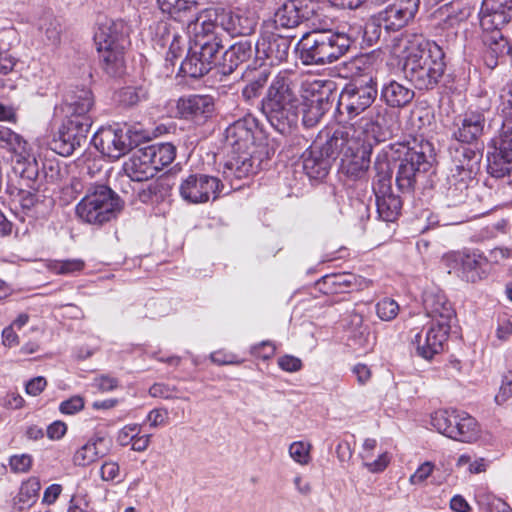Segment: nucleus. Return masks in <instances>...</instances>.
<instances>
[{"label": "nucleus", "instance_id": "obj_27", "mask_svg": "<svg viewBox=\"0 0 512 512\" xmlns=\"http://www.w3.org/2000/svg\"><path fill=\"white\" fill-rule=\"evenodd\" d=\"M109 446V440L105 436L95 434L76 450L73 462L77 466H88L107 455Z\"/></svg>", "mask_w": 512, "mask_h": 512}, {"label": "nucleus", "instance_id": "obj_42", "mask_svg": "<svg viewBox=\"0 0 512 512\" xmlns=\"http://www.w3.org/2000/svg\"><path fill=\"white\" fill-rule=\"evenodd\" d=\"M422 180L416 172L413 171L408 162H399L396 173V185L402 193H411L416 184Z\"/></svg>", "mask_w": 512, "mask_h": 512}, {"label": "nucleus", "instance_id": "obj_25", "mask_svg": "<svg viewBox=\"0 0 512 512\" xmlns=\"http://www.w3.org/2000/svg\"><path fill=\"white\" fill-rule=\"evenodd\" d=\"M94 107V96L86 87H75L69 89L62 104V112L66 117H92L91 111Z\"/></svg>", "mask_w": 512, "mask_h": 512}, {"label": "nucleus", "instance_id": "obj_47", "mask_svg": "<svg viewBox=\"0 0 512 512\" xmlns=\"http://www.w3.org/2000/svg\"><path fill=\"white\" fill-rule=\"evenodd\" d=\"M39 30L45 36L48 44L57 45L61 38V24L52 15H46L40 19Z\"/></svg>", "mask_w": 512, "mask_h": 512}, {"label": "nucleus", "instance_id": "obj_16", "mask_svg": "<svg viewBox=\"0 0 512 512\" xmlns=\"http://www.w3.org/2000/svg\"><path fill=\"white\" fill-rule=\"evenodd\" d=\"M450 329L451 325L431 322L429 327L422 329L412 339L416 354L425 360H432L443 351Z\"/></svg>", "mask_w": 512, "mask_h": 512}, {"label": "nucleus", "instance_id": "obj_53", "mask_svg": "<svg viewBox=\"0 0 512 512\" xmlns=\"http://www.w3.org/2000/svg\"><path fill=\"white\" fill-rule=\"evenodd\" d=\"M497 111L503 116V123L512 125V84L501 89Z\"/></svg>", "mask_w": 512, "mask_h": 512}, {"label": "nucleus", "instance_id": "obj_6", "mask_svg": "<svg viewBox=\"0 0 512 512\" xmlns=\"http://www.w3.org/2000/svg\"><path fill=\"white\" fill-rule=\"evenodd\" d=\"M120 210V198L105 185H97L89 189L76 205L77 216L83 222L97 226L114 219Z\"/></svg>", "mask_w": 512, "mask_h": 512}, {"label": "nucleus", "instance_id": "obj_39", "mask_svg": "<svg viewBox=\"0 0 512 512\" xmlns=\"http://www.w3.org/2000/svg\"><path fill=\"white\" fill-rule=\"evenodd\" d=\"M376 175L373 181V192H385L392 189V168L386 154H378L374 163Z\"/></svg>", "mask_w": 512, "mask_h": 512}, {"label": "nucleus", "instance_id": "obj_59", "mask_svg": "<svg viewBox=\"0 0 512 512\" xmlns=\"http://www.w3.org/2000/svg\"><path fill=\"white\" fill-rule=\"evenodd\" d=\"M184 47L185 39L179 32L178 37H176V39H172L166 46V48H168L166 53V61H169L173 65L174 61L182 55Z\"/></svg>", "mask_w": 512, "mask_h": 512}, {"label": "nucleus", "instance_id": "obj_41", "mask_svg": "<svg viewBox=\"0 0 512 512\" xmlns=\"http://www.w3.org/2000/svg\"><path fill=\"white\" fill-rule=\"evenodd\" d=\"M144 149L158 172L171 164L176 157V148L171 143H155L145 146Z\"/></svg>", "mask_w": 512, "mask_h": 512}, {"label": "nucleus", "instance_id": "obj_38", "mask_svg": "<svg viewBox=\"0 0 512 512\" xmlns=\"http://www.w3.org/2000/svg\"><path fill=\"white\" fill-rule=\"evenodd\" d=\"M160 11L176 21H183L198 6L196 0H157Z\"/></svg>", "mask_w": 512, "mask_h": 512}, {"label": "nucleus", "instance_id": "obj_43", "mask_svg": "<svg viewBox=\"0 0 512 512\" xmlns=\"http://www.w3.org/2000/svg\"><path fill=\"white\" fill-rule=\"evenodd\" d=\"M17 63V58L0 44V77L17 75V72L15 71ZM0 86L3 88L13 89L15 84L10 77L7 79L0 78Z\"/></svg>", "mask_w": 512, "mask_h": 512}, {"label": "nucleus", "instance_id": "obj_46", "mask_svg": "<svg viewBox=\"0 0 512 512\" xmlns=\"http://www.w3.org/2000/svg\"><path fill=\"white\" fill-rule=\"evenodd\" d=\"M327 102L324 101V97L320 94L315 99H312L306 109L303 111L302 122L306 127H313L321 117L324 115L325 106Z\"/></svg>", "mask_w": 512, "mask_h": 512}, {"label": "nucleus", "instance_id": "obj_30", "mask_svg": "<svg viewBox=\"0 0 512 512\" xmlns=\"http://www.w3.org/2000/svg\"><path fill=\"white\" fill-rule=\"evenodd\" d=\"M400 161L408 162V166H411L413 171L416 172L421 179H424L432 168L433 157L430 154L428 144H419L408 147Z\"/></svg>", "mask_w": 512, "mask_h": 512}, {"label": "nucleus", "instance_id": "obj_17", "mask_svg": "<svg viewBox=\"0 0 512 512\" xmlns=\"http://www.w3.org/2000/svg\"><path fill=\"white\" fill-rule=\"evenodd\" d=\"M420 0H394L378 13V22L386 31H399L412 22L418 13Z\"/></svg>", "mask_w": 512, "mask_h": 512}, {"label": "nucleus", "instance_id": "obj_50", "mask_svg": "<svg viewBox=\"0 0 512 512\" xmlns=\"http://www.w3.org/2000/svg\"><path fill=\"white\" fill-rule=\"evenodd\" d=\"M49 267L55 274L72 275L81 272L85 267V262L82 259L56 260Z\"/></svg>", "mask_w": 512, "mask_h": 512}, {"label": "nucleus", "instance_id": "obj_36", "mask_svg": "<svg viewBox=\"0 0 512 512\" xmlns=\"http://www.w3.org/2000/svg\"><path fill=\"white\" fill-rule=\"evenodd\" d=\"M171 176H162L142 188L139 193V199L143 203H159L170 195L173 187Z\"/></svg>", "mask_w": 512, "mask_h": 512}, {"label": "nucleus", "instance_id": "obj_22", "mask_svg": "<svg viewBox=\"0 0 512 512\" xmlns=\"http://www.w3.org/2000/svg\"><path fill=\"white\" fill-rule=\"evenodd\" d=\"M485 123L482 112H466L455 119L452 137L462 145L476 143L483 135Z\"/></svg>", "mask_w": 512, "mask_h": 512}, {"label": "nucleus", "instance_id": "obj_8", "mask_svg": "<svg viewBox=\"0 0 512 512\" xmlns=\"http://www.w3.org/2000/svg\"><path fill=\"white\" fill-rule=\"evenodd\" d=\"M14 171L19 174V180L17 184H12L8 188L12 204L15 210L29 215L39 202V164L36 158H28L26 161L15 163Z\"/></svg>", "mask_w": 512, "mask_h": 512}, {"label": "nucleus", "instance_id": "obj_51", "mask_svg": "<svg viewBox=\"0 0 512 512\" xmlns=\"http://www.w3.org/2000/svg\"><path fill=\"white\" fill-rule=\"evenodd\" d=\"M178 33L179 31H177L171 24L161 21L156 26L153 41L155 45L161 48H166L172 39H176V37H178Z\"/></svg>", "mask_w": 512, "mask_h": 512}, {"label": "nucleus", "instance_id": "obj_54", "mask_svg": "<svg viewBox=\"0 0 512 512\" xmlns=\"http://www.w3.org/2000/svg\"><path fill=\"white\" fill-rule=\"evenodd\" d=\"M354 280V275L350 273L330 274L322 277L323 283L331 287L333 292H340L342 287H350Z\"/></svg>", "mask_w": 512, "mask_h": 512}, {"label": "nucleus", "instance_id": "obj_49", "mask_svg": "<svg viewBox=\"0 0 512 512\" xmlns=\"http://www.w3.org/2000/svg\"><path fill=\"white\" fill-rule=\"evenodd\" d=\"M439 12L446 16L449 25L463 21L469 16V9L462 6L460 2H450L440 7Z\"/></svg>", "mask_w": 512, "mask_h": 512}, {"label": "nucleus", "instance_id": "obj_62", "mask_svg": "<svg viewBox=\"0 0 512 512\" xmlns=\"http://www.w3.org/2000/svg\"><path fill=\"white\" fill-rule=\"evenodd\" d=\"M434 468H435V465L432 462H430V461L424 462L410 476L409 482L412 485H416V484H420V483L424 482L432 474Z\"/></svg>", "mask_w": 512, "mask_h": 512}, {"label": "nucleus", "instance_id": "obj_21", "mask_svg": "<svg viewBox=\"0 0 512 512\" xmlns=\"http://www.w3.org/2000/svg\"><path fill=\"white\" fill-rule=\"evenodd\" d=\"M290 40L277 34H263L255 43V60L260 61V66L265 60L270 65L283 62L289 52Z\"/></svg>", "mask_w": 512, "mask_h": 512}, {"label": "nucleus", "instance_id": "obj_52", "mask_svg": "<svg viewBox=\"0 0 512 512\" xmlns=\"http://www.w3.org/2000/svg\"><path fill=\"white\" fill-rule=\"evenodd\" d=\"M454 180L455 182L447 190V199L449 200V205L456 206L463 203L467 198L468 182L470 180H463L462 178Z\"/></svg>", "mask_w": 512, "mask_h": 512}, {"label": "nucleus", "instance_id": "obj_20", "mask_svg": "<svg viewBox=\"0 0 512 512\" xmlns=\"http://www.w3.org/2000/svg\"><path fill=\"white\" fill-rule=\"evenodd\" d=\"M260 162L254 153L227 151L222 168L223 177L230 182L248 178L258 171Z\"/></svg>", "mask_w": 512, "mask_h": 512}, {"label": "nucleus", "instance_id": "obj_40", "mask_svg": "<svg viewBox=\"0 0 512 512\" xmlns=\"http://www.w3.org/2000/svg\"><path fill=\"white\" fill-rule=\"evenodd\" d=\"M41 483L38 478L31 477L24 481L19 493L14 498V506L19 511H24L33 506L39 496Z\"/></svg>", "mask_w": 512, "mask_h": 512}, {"label": "nucleus", "instance_id": "obj_32", "mask_svg": "<svg viewBox=\"0 0 512 512\" xmlns=\"http://www.w3.org/2000/svg\"><path fill=\"white\" fill-rule=\"evenodd\" d=\"M307 18L308 14L302 9V1L289 0L276 10L274 24L276 27L294 28Z\"/></svg>", "mask_w": 512, "mask_h": 512}, {"label": "nucleus", "instance_id": "obj_57", "mask_svg": "<svg viewBox=\"0 0 512 512\" xmlns=\"http://www.w3.org/2000/svg\"><path fill=\"white\" fill-rule=\"evenodd\" d=\"M178 389L165 383H155L149 388L150 396L163 399H178Z\"/></svg>", "mask_w": 512, "mask_h": 512}, {"label": "nucleus", "instance_id": "obj_55", "mask_svg": "<svg viewBox=\"0 0 512 512\" xmlns=\"http://www.w3.org/2000/svg\"><path fill=\"white\" fill-rule=\"evenodd\" d=\"M399 312L398 303L390 298H384L376 304V313L383 321L393 320Z\"/></svg>", "mask_w": 512, "mask_h": 512}, {"label": "nucleus", "instance_id": "obj_35", "mask_svg": "<svg viewBox=\"0 0 512 512\" xmlns=\"http://www.w3.org/2000/svg\"><path fill=\"white\" fill-rule=\"evenodd\" d=\"M379 217L386 222L395 221L400 215L402 201L391 190L374 193Z\"/></svg>", "mask_w": 512, "mask_h": 512}, {"label": "nucleus", "instance_id": "obj_44", "mask_svg": "<svg viewBox=\"0 0 512 512\" xmlns=\"http://www.w3.org/2000/svg\"><path fill=\"white\" fill-rule=\"evenodd\" d=\"M148 95V88L146 85L141 84L138 86H128L122 88L118 92L117 99L123 106L130 107L145 100Z\"/></svg>", "mask_w": 512, "mask_h": 512}, {"label": "nucleus", "instance_id": "obj_23", "mask_svg": "<svg viewBox=\"0 0 512 512\" xmlns=\"http://www.w3.org/2000/svg\"><path fill=\"white\" fill-rule=\"evenodd\" d=\"M454 167L451 169L452 178L473 180L479 169L481 154L466 145L457 144L449 148Z\"/></svg>", "mask_w": 512, "mask_h": 512}, {"label": "nucleus", "instance_id": "obj_14", "mask_svg": "<svg viewBox=\"0 0 512 512\" xmlns=\"http://www.w3.org/2000/svg\"><path fill=\"white\" fill-rule=\"evenodd\" d=\"M130 128H102L94 137L96 147L112 159H119L137 145Z\"/></svg>", "mask_w": 512, "mask_h": 512}, {"label": "nucleus", "instance_id": "obj_64", "mask_svg": "<svg viewBox=\"0 0 512 512\" xmlns=\"http://www.w3.org/2000/svg\"><path fill=\"white\" fill-rule=\"evenodd\" d=\"M482 504L488 512H512L510 506L496 496H486Z\"/></svg>", "mask_w": 512, "mask_h": 512}, {"label": "nucleus", "instance_id": "obj_1", "mask_svg": "<svg viewBox=\"0 0 512 512\" xmlns=\"http://www.w3.org/2000/svg\"><path fill=\"white\" fill-rule=\"evenodd\" d=\"M388 111L375 107L370 115L350 125L321 131L303 153V170L310 179H324L332 163L340 158L341 171L352 179L362 178L369 166L372 148L392 134L387 126Z\"/></svg>", "mask_w": 512, "mask_h": 512}, {"label": "nucleus", "instance_id": "obj_9", "mask_svg": "<svg viewBox=\"0 0 512 512\" xmlns=\"http://www.w3.org/2000/svg\"><path fill=\"white\" fill-rule=\"evenodd\" d=\"M442 261L449 268L456 271L458 276L470 283H477L490 274L489 259L476 249H463L446 253Z\"/></svg>", "mask_w": 512, "mask_h": 512}, {"label": "nucleus", "instance_id": "obj_24", "mask_svg": "<svg viewBox=\"0 0 512 512\" xmlns=\"http://www.w3.org/2000/svg\"><path fill=\"white\" fill-rule=\"evenodd\" d=\"M130 27L123 20L104 18L98 23L95 33L97 46L106 48L113 46H125L128 42Z\"/></svg>", "mask_w": 512, "mask_h": 512}, {"label": "nucleus", "instance_id": "obj_5", "mask_svg": "<svg viewBox=\"0 0 512 512\" xmlns=\"http://www.w3.org/2000/svg\"><path fill=\"white\" fill-rule=\"evenodd\" d=\"M351 38L332 30L312 31L297 44L299 58L305 65H325L342 57L351 46Z\"/></svg>", "mask_w": 512, "mask_h": 512}, {"label": "nucleus", "instance_id": "obj_12", "mask_svg": "<svg viewBox=\"0 0 512 512\" xmlns=\"http://www.w3.org/2000/svg\"><path fill=\"white\" fill-rule=\"evenodd\" d=\"M223 187L217 177L206 174H190L182 179L179 193L184 201L199 204L218 198Z\"/></svg>", "mask_w": 512, "mask_h": 512}, {"label": "nucleus", "instance_id": "obj_11", "mask_svg": "<svg viewBox=\"0 0 512 512\" xmlns=\"http://www.w3.org/2000/svg\"><path fill=\"white\" fill-rule=\"evenodd\" d=\"M92 117L64 116V121L52 141V149L62 156H70L87 142Z\"/></svg>", "mask_w": 512, "mask_h": 512}, {"label": "nucleus", "instance_id": "obj_34", "mask_svg": "<svg viewBox=\"0 0 512 512\" xmlns=\"http://www.w3.org/2000/svg\"><path fill=\"white\" fill-rule=\"evenodd\" d=\"M0 146L16 155L15 163L35 158L30 155L27 141L18 133L0 124Z\"/></svg>", "mask_w": 512, "mask_h": 512}, {"label": "nucleus", "instance_id": "obj_18", "mask_svg": "<svg viewBox=\"0 0 512 512\" xmlns=\"http://www.w3.org/2000/svg\"><path fill=\"white\" fill-rule=\"evenodd\" d=\"M176 109L181 118L201 125L214 114V98L210 95L199 94L183 96L178 99Z\"/></svg>", "mask_w": 512, "mask_h": 512}, {"label": "nucleus", "instance_id": "obj_48", "mask_svg": "<svg viewBox=\"0 0 512 512\" xmlns=\"http://www.w3.org/2000/svg\"><path fill=\"white\" fill-rule=\"evenodd\" d=\"M510 14L502 11H483V6L480 10V25L484 30H499L504 24L508 23Z\"/></svg>", "mask_w": 512, "mask_h": 512}, {"label": "nucleus", "instance_id": "obj_37", "mask_svg": "<svg viewBox=\"0 0 512 512\" xmlns=\"http://www.w3.org/2000/svg\"><path fill=\"white\" fill-rule=\"evenodd\" d=\"M124 48L125 46H113L106 48L98 46L103 68L110 76L116 77L123 73Z\"/></svg>", "mask_w": 512, "mask_h": 512}, {"label": "nucleus", "instance_id": "obj_45", "mask_svg": "<svg viewBox=\"0 0 512 512\" xmlns=\"http://www.w3.org/2000/svg\"><path fill=\"white\" fill-rule=\"evenodd\" d=\"M504 54L512 56V46L503 38L490 44L484 54V61L487 67L493 69L498 65V59Z\"/></svg>", "mask_w": 512, "mask_h": 512}, {"label": "nucleus", "instance_id": "obj_33", "mask_svg": "<svg viewBox=\"0 0 512 512\" xmlns=\"http://www.w3.org/2000/svg\"><path fill=\"white\" fill-rule=\"evenodd\" d=\"M414 96L415 93L411 88L395 80L388 82L381 89V99L392 108L407 106Z\"/></svg>", "mask_w": 512, "mask_h": 512}, {"label": "nucleus", "instance_id": "obj_4", "mask_svg": "<svg viewBox=\"0 0 512 512\" xmlns=\"http://www.w3.org/2000/svg\"><path fill=\"white\" fill-rule=\"evenodd\" d=\"M192 34L191 44L180 71L191 78H201L216 65L218 55L223 50V38L218 23L212 20L199 22V17L188 24Z\"/></svg>", "mask_w": 512, "mask_h": 512}, {"label": "nucleus", "instance_id": "obj_13", "mask_svg": "<svg viewBox=\"0 0 512 512\" xmlns=\"http://www.w3.org/2000/svg\"><path fill=\"white\" fill-rule=\"evenodd\" d=\"M487 171L494 178L512 173V125L502 123L499 137L494 140V151L487 155Z\"/></svg>", "mask_w": 512, "mask_h": 512}, {"label": "nucleus", "instance_id": "obj_56", "mask_svg": "<svg viewBox=\"0 0 512 512\" xmlns=\"http://www.w3.org/2000/svg\"><path fill=\"white\" fill-rule=\"evenodd\" d=\"M290 457L300 465H307L310 462V445L303 441L293 442L289 446Z\"/></svg>", "mask_w": 512, "mask_h": 512}, {"label": "nucleus", "instance_id": "obj_10", "mask_svg": "<svg viewBox=\"0 0 512 512\" xmlns=\"http://www.w3.org/2000/svg\"><path fill=\"white\" fill-rule=\"evenodd\" d=\"M377 82L372 78H360L347 83L339 96V108L350 117L368 109L376 100Z\"/></svg>", "mask_w": 512, "mask_h": 512}, {"label": "nucleus", "instance_id": "obj_58", "mask_svg": "<svg viewBox=\"0 0 512 512\" xmlns=\"http://www.w3.org/2000/svg\"><path fill=\"white\" fill-rule=\"evenodd\" d=\"M512 397V371L502 375L499 392L495 395V401L501 405Z\"/></svg>", "mask_w": 512, "mask_h": 512}, {"label": "nucleus", "instance_id": "obj_19", "mask_svg": "<svg viewBox=\"0 0 512 512\" xmlns=\"http://www.w3.org/2000/svg\"><path fill=\"white\" fill-rule=\"evenodd\" d=\"M422 305L431 322L451 325L455 310L445 293L438 287H428L422 295Z\"/></svg>", "mask_w": 512, "mask_h": 512}, {"label": "nucleus", "instance_id": "obj_61", "mask_svg": "<svg viewBox=\"0 0 512 512\" xmlns=\"http://www.w3.org/2000/svg\"><path fill=\"white\" fill-rule=\"evenodd\" d=\"M9 465L15 473L28 472L32 465V458L28 454L13 455L9 459Z\"/></svg>", "mask_w": 512, "mask_h": 512}, {"label": "nucleus", "instance_id": "obj_31", "mask_svg": "<svg viewBox=\"0 0 512 512\" xmlns=\"http://www.w3.org/2000/svg\"><path fill=\"white\" fill-rule=\"evenodd\" d=\"M400 161L408 162V166H411L413 171L416 172L421 179H424L432 168L433 157L430 154L428 144H419L408 147Z\"/></svg>", "mask_w": 512, "mask_h": 512}, {"label": "nucleus", "instance_id": "obj_2", "mask_svg": "<svg viewBox=\"0 0 512 512\" xmlns=\"http://www.w3.org/2000/svg\"><path fill=\"white\" fill-rule=\"evenodd\" d=\"M392 53L403 60V72L418 90L437 86L445 69V53L423 34L406 31L393 40Z\"/></svg>", "mask_w": 512, "mask_h": 512}, {"label": "nucleus", "instance_id": "obj_63", "mask_svg": "<svg viewBox=\"0 0 512 512\" xmlns=\"http://www.w3.org/2000/svg\"><path fill=\"white\" fill-rule=\"evenodd\" d=\"M100 476L103 481H114L117 480L120 476V467L118 463L114 461H105L100 468Z\"/></svg>", "mask_w": 512, "mask_h": 512}, {"label": "nucleus", "instance_id": "obj_29", "mask_svg": "<svg viewBox=\"0 0 512 512\" xmlns=\"http://www.w3.org/2000/svg\"><path fill=\"white\" fill-rule=\"evenodd\" d=\"M255 54V44L249 39L240 40L223 53L222 73L231 74L239 65Z\"/></svg>", "mask_w": 512, "mask_h": 512}, {"label": "nucleus", "instance_id": "obj_28", "mask_svg": "<svg viewBox=\"0 0 512 512\" xmlns=\"http://www.w3.org/2000/svg\"><path fill=\"white\" fill-rule=\"evenodd\" d=\"M155 167L142 147L132 154L129 161L125 163L124 170L132 181L142 182L153 178L158 173Z\"/></svg>", "mask_w": 512, "mask_h": 512}, {"label": "nucleus", "instance_id": "obj_15", "mask_svg": "<svg viewBox=\"0 0 512 512\" xmlns=\"http://www.w3.org/2000/svg\"><path fill=\"white\" fill-rule=\"evenodd\" d=\"M259 132L258 120L247 115L225 130V149L227 151L254 153L255 137Z\"/></svg>", "mask_w": 512, "mask_h": 512}, {"label": "nucleus", "instance_id": "obj_3", "mask_svg": "<svg viewBox=\"0 0 512 512\" xmlns=\"http://www.w3.org/2000/svg\"><path fill=\"white\" fill-rule=\"evenodd\" d=\"M297 76L282 70L273 78L261 101L263 114L280 134H289L298 121L300 99L297 94Z\"/></svg>", "mask_w": 512, "mask_h": 512}, {"label": "nucleus", "instance_id": "obj_7", "mask_svg": "<svg viewBox=\"0 0 512 512\" xmlns=\"http://www.w3.org/2000/svg\"><path fill=\"white\" fill-rule=\"evenodd\" d=\"M431 425L439 433L463 443H473L480 437L477 420L462 410H438L431 415Z\"/></svg>", "mask_w": 512, "mask_h": 512}, {"label": "nucleus", "instance_id": "obj_26", "mask_svg": "<svg viewBox=\"0 0 512 512\" xmlns=\"http://www.w3.org/2000/svg\"><path fill=\"white\" fill-rule=\"evenodd\" d=\"M217 21L221 28L232 37L251 35L257 25L254 15L240 9L223 12L218 15Z\"/></svg>", "mask_w": 512, "mask_h": 512}, {"label": "nucleus", "instance_id": "obj_60", "mask_svg": "<svg viewBox=\"0 0 512 512\" xmlns=\"http://www.w3.org/2000/svg\"><path fill=\"white\" fill-rule=\"evenodd\" d=\"M141 432V427L138 424L125 425L117 435V442L121 446H127L132 443L134 438Z\"/></svg>", "mask_w": 512, "mask_h": 512}]
</instances>
